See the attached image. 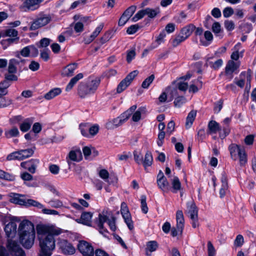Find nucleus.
<instances>
[{
	"label": "nucleus",
	"instance_id": "13",
	"mask_svg": "<svg viewBox=\"0 0 256 256\" xmlns=\"http://www.w3.org/2000/svg\"><path fill=\"white\" fill-rule=\"evenodd\" d=\"M157 184L158 188L164 192H168L170 190L169 183L161 171L157 176Z\"/></svg>",
	"mask_w": 256,
	"mask_h": 256
},
{
	"label": "nucleus",
	"instance_id": "35",
	"mask_svg": "<svg viewBox=\"0 0 256 256\" xmlns=\"http://www.w3.org/2000/svg\"><path fill=\"white\" fill-rule=\"evenodd\" d=\"M10 84L6 80H3L0 82V98L8 94V88L10 86Z\"/></svg>",
	"mask_w": 256,
	"mask_h": 256
},
{
	"label": "nucleus",
	"instance_id": "9",
	"mask_svg": "<svg viewBox=\"0 0 256 256\" xmlns=\"http://www.w3.org/2000/svg\"><path fill=\"white\" fill-rule=\"evenodd\" d=\"M78 248L84 256H92L94 254V249L92 246L86 241H80Z\"/></svg>",
	"mask_w": 256,
	"mask_h": 256
},
{
	"label": "nucleus",
	"instance_id": "59",
	"mask_svg": "<svg viewBox=\"0 0 256 256\" xmlns=\"http://www.w3.org/2000/svg\"><path fill=\"white\" fill-rule=\"evenodd\" d=\"M208 256H214L216 254V250L210 241L208 242Z\"/></svg>",
	"mask_w": 256,
	"mask_h": 256
},
{
	"label": "nucleus",
	"instance_id": "16",
	"mask_svg": "<svg viewBox=\"0 0 256 256\" xmlns=\"http://www.w3.org/2000/svg\"><path fill=\"white\" fill-rule=\"evenodd\" d=\"M108 220V217L103 214H100L98 220L96 221L99 232L104 236H107L108 231L106 229L104 228L103 226L104 223Z\"/></svg>",
	"mask_w": 256,
	"mask_h": 256
},
{
	"label": "nucleus",
	"instance_id": "42",
	"mask_svg": "<svg viewBox=\"0 0 256 256\" xmlns=\"http://www.w3.org/2000/svg\"><path fill=\"white\" fill-rule=\"evenodd\" d=\"M6 160H22L20 150L8 154L6 157Z\"/></svg>",
	"mask_w": 256,
	"mask_h": 256
},
{
	"label": "nucleus",
	"instance_id": "37",
	"mask_svg": "<svg viewBox=\"0 0 256 256\" xmlns=\"http://www.w3.org/2000/svg\"><path fill=\"white\" fill-rule=\"evenodd\" d=\"M136 108V105H134L120 116L121 119H124V122L130 118Z\"/></svg>",
	"mask_w": 256,
	"mask_h": 256
},
{
	"label": "nucleus",
	"instance_id": "6",
	"mask_svg": "<svg viewBox=\"0 0 256 256\" xmlns=\"http://www.w3.org/2000/svg\"><path fill=\"white\" fill-rule=\"evenodd\" d=\"M160 12L158 8L154 9L146 8L138 12L132 18L133 22H136L142 18L144 16H147L150 18H154Z\"/></svg>",
	"mask_w": 256,
	"mask_h": 256
},
{
	"label": "nucleus",
	"instance_id": "38",
	"mask_svg": "<svg viewBox=\"0 0 256 256\" xmlns=\"http://www.w3.org/2000/svg\"><path fill=\"white\" fill-rule=\"evenodd\" d=\"M18 64V62L16 59L10 60L8 66V72L10 74H15L16 71V66Z\"/></svg>",
	"mask_w": 256,
	"mask_h": 256
},
{
	"label": "nucleus",
	"instance_id": "26",
	"mask_svg": "<svg viewBox=\"0 0 256 256\" xmlns=\"http://www.w3.org/2000/svg\"><path fill=\"white\" fill-rule=\"evenodd\" d=\"M92 216V214L90 212H84L82 214L80 218L77 220V222L84 224L90 226Z\"/></svg>",
	"mask_w": 256,
	"mask_h": 256
},
{
	"label": "nucleus",
	"instance_id": "7",
	"mask_svg": "<svg viewBox=\"0 0 256 256\" xmlns=\"http://www.w3.org/2000/svg\"><path fill=\"white\" fill-rule=\"evenodd\" d=\"M50 20V16L46 14L41 15L32 23L30 29V30H37L48 24Z\"/></svg>",
	"mask_w": 256,
	"mask_h": 256
},
{
	"label": "nucleus",
	"instance_id": "49",
	"mask_svg": "<svg viewBox=\"0 0 256 256\" xmlns=\"http://www.w3.org/2000/svg\"><path fill=\"white\" fill-rule=\"evenodd\" d=\"M48 204L52 208H62L64 206L62 202L58 199H52L48 202Z\"/></svg>",
	"mask_w": 256,
	"mask_h": 256
},
{
	"label": "nucleus",
	"instance_id": "20",
	"mask_svg": "<svg viewBox=\"0 0 256 256\" xmlns=\"http://www.w3.org/2000/svg\"><path fill=\"white\" fill-rule=\"evenodd\" d=\"M186 214L191 220H196L198 218V209L192 202L187 204Z\"/></svg>",
	"mask_w": 256,
	"mask_h": 256
},
{
	"label": "nucleus",
	"instance_id": "64",
	"mask_svg": "<svg viewBox=\"0 0 256 256\" xmlns=\"http://www.w3.org/2000/svg\"><path fill=\"white\" fill-rule=\"evenodd\" d=\"M136 10V6H132L129 7L128 9H126L125 12H124L126 16H127L128 18H130L134 14Z\"/></svg>",
	"mask_w": 256,
	"mask_h": 256
},
{
	"label": "nucleus",
	"instance_id": "39",
	"mask_svg": "<svg viewBox=\"0 0 256 256\" xmlns=\"http://www.w3.org/2000/svg\"><path fill=\"white\" fill-rule=\"evenodd\" d=\"M19 131L18 128L14 127L11 129L5 130L4 134L7 138L18 136L19 135Z\"/></svg>",
	"mask_w": 256,
	"mask_h": 256
},
{
	"label": "nucleus",
	"instance_id": "52",
	"mask_svg": "<svg viewBox=\"0 0 256 256\" xmlns=\"http://www.w3.org/2000/svg\"><path fill=\"white\" fill-rule=\"evenodd\" d=\"M186 102V98L184 96H180L176 97L174 100V105L176 107L180 108Z\"/></svg>",
	"mask_w": 256,
	"mask_h": 256
},
{
	"label": "nucleus",
	"instance_id": "43",
	"mask_svg": "<svg viewBox=\"0 0 256 256\" xmlns=\"http://www.w3.org/2000/svg\"><path fill=\"white\" fill-rule=\"evenodd\" d=\"M32 121L30 119L26 120L20 126V130L22 132H26L30 130Z\"/></svg>",
	"mask_w": 256,
	"mask_h": 256
},
{
	"label": "nucleus",
	"instance_id": "21",
	"mask_svg": "<svg viewBox=\"0 0 256 256\" xmlns=\"http://www.w3.org/2000/svg\"><path fill=\"white\" fill-rule=\"evenodd\" d=\"M221 127L218 123L214 120H210L208 126L207 134H216L218 132L220 133Z\"/></svg>",
	"mask_w": 256,
	"mask_h": 256
},
{
	"label": "nucleus",
	"instance_id": "4",
	"mask_svg": "<svg viewBox=\"0 0 256 256\" xmlns=\"http://www.w3.org/2000/svg\"><path fill=\"white\" fill-rule=\"evenodd\" d=\"M100 83V80L98 78L89 79L86 82H81L78 86V93L82 98L93 94L97 90Z\"/></svg>",
	"mask_w": 256,
	"mask_h": 256
},
{
	"label": "nucleus",
	"instance_id": "24",
	"mask_svg": "<svg viewBox=\"0 0 256 256\" xmlns=\"http://www.w3.org/2000/svg\"><path fill=\"white\" fill-rule=\"evenodd\" d=\"M170 92L172 97L177 93V90L175 88H172L170 86L166 88L164 92H163L160 96L158 97V101L160 103H164L166 102L167 100V93Z\"/></svg>",
	"mask_w": 256,
	"mask_h": 256
},
{
	"label": "nucleus",
	"instance_id": "57",
	"mask_svg": "<svg viewBox=\"0 0 256 256\" xmlns=\"http://www.w3.org/2000/svg\"><path fill=\"white\" fill-rule=\"evenodd\" d=\"M92 146H86L82 148V152L86 159L88 160L92 154Z\"/></svg>",
	"mask_w": 256,
	"mask_h": 256
},
{
	"label": "nucleus",
	"instance_id": "3",
	"mask_svg": "<svg viewBox=\"0 0 256 256\" xmlns=\"http://www.w3.org/2000/svg\"><path fill=\"white\" fill-rule=\"evenodd\" d=\"M231 158L238 160L241 166H244L248 162V155L244 147L236 144H231L228 148Z\"/></svg>",
	"mask_w": 256,
	"mask_h": 256
},
{
	"label": "nucleus",
	"instance_id": "34",
	"mask_svg": "<svg viewBox=\"0 0 256 256\" xmlns=\"http://www.w3.org/2000/svg\"><path fill=\"white\" fill-rule=\"evenodd\" d=\"M171 182L172 185V192L176 193L178 190H180L181 184L177 176H174V178L171 179Z\"/></svg>",
	"mask_w": 256,
	"mask_h": 256
},
{
	"label": "nucleus",
	"instance_id": "11",
	"mask_svg": "<svg viewBox=\"0 0 256 256\" xmlns=\"http://www.w3.org/2000/svg\"><path fill=\"white\" fill-rule=\"evenodd\" d=\"M58 245L65 254H72L75 252L74 248L67 240L59 238Z\"/></svg>",
	"mask_w": 256,
	"mask_h": 256
},
{
	"label": "nucleus",
	"instance_id": "41",
	"mask_svg": "<svg viewBox=\"0 0 256 256\" xmlns=\"http://www.w3.org/2000/svg\"><path fill=\"white\" fill-rule=\"evenodd\" d=\"M153 161V158L151 152H147L145 154L144 160H142V164L144 168L150 166Z\"/></svg>",
	"mask_w": 256,
	"mask_h": 256
},
{
	"label": "nucleus",
	"instance_id": "12",
	"mask_svg": "<svg viewBox=\"0 0 256 256\" xmlns=\"http://www.w3.org/2000/svg\"><path fill=\"white\" fill-rule=\"evenodd\" d=\"M240 66V64L238 62H234L232 60H230L225 68V74L229 80L233 78V73L236 72Z\"/></svg>",
	"mask_w": 256,
	"mask_h": 256
},
{
	"label": "nucleus",
	"instance_id": "33",
	"mask_svg": "<svg viewBox=\"0 0 256 256\" xmlns=\"http://www.w3.org/2000/svg\"><path fill=\"white\" fill-rule=\"evenodd\" d=\"M194 29V26L193 24H189L183 28L180 34L182 35L185 38H187L192 34Z\"/></svg>",
	"mask_w": 256,
	"mask_h": 256
},
{
	"label": "nucleus",
	"instance_id": "10",
	"mask_svg": "<svg viewBox=\"0 0 256 256\" xmlns=\"http://www.w3.org/2000/svg\"><path fill=\"white\" fill-rule=\"evenodd\" d=\"M7 248L12 254L16 256H25V254L18 243L10 238L8 240Z\"/></svg>",
	"mask_w": 256,
	"mask_h": 256
},
{
	"label": "nucleus",
	"instance_id": "61",
	"mask_svg": "<svg viewBox=\"0 0 256 256\" xmlns=\"http://www.w3.org/2000/svg\"><path fill=\"white\" fill-rule=\"evenodd\" d=\"M140 28V26L138 24H133L128 27L126 30V32L128 34H135Z\"/></svg>",
	"mask_w": 256,
	"mask_h": 256
},
{
	"label": "nucleus",
	"instance_id": "55",
	"mask_svg": "<svg viewBox=\"0 0 256 256\" xmlns=\"http://www.w3.org/2000/svg\"><path fill=\"white\" fill-rule=\"evenodd\" d=\"M240 77V78H244L245 82H246V87H248V88H250V82H251V76L250 74H249L248 72H242Z\"/></svg>",
	"mask_w": 256,
	"mask_h": 256
},
{
	"label": "nucleus",
	"instance_id": "63",
	"mask_svg": "<svg viewBox=\"0 0 256 256\" xmlns=\"http://www.w3.org/2000/svg\"><path fill=\"white\" fill-rule=\"evenodd\" d=\"M99 176L103 179L104 181L108 182V179L109 177V173L107 170L102 169L99 171Z\"/></svg>",
	"mask_w": 256,
	"mask_h": 256
},
{
	"label": "nucleus",
	"instance_id": "44",
	"mask_svg": "<svg viewBox=\"0 0 256 256\" xmlns=\"http://www.w3.org/2000/svg\"><path fill=\"white\" fill-rule=\"evenodd\" d=\"M15 176L9 174L0 170V178L4 179L8 181H13L15 180Z\"/></svg>",
	"mask_w": 256,
	"mask_h": 256
},
{
	"label": "nucleus",
	"instance_id": "47",
	"mask_svg": "<svg viewBox=\"0 0 256 256\" xmlns=\"http://www.w3.org/2000/svg\"><path fill=\"white\" fill-rule=\"evenodd\" d=\"M186 40V38H185L182 35L180 34L176 36L174 39H172V45L173 46L176 47Z\"/></svg>",
	"mask_w": 256,
	"mask_h": 256
},
{
	"label": "nucleus",
	"instance_id": "53",
	"mask_svg": "<svg viewBox=\"0 0 256 256\" xmlns=\"http://www.w3.org/2000/svg\"><path fill=\"white\" fill-rule=\"evenodd\" d=\"M20 177L24 182L26 184L30 186L26 183V182H30L33 180L32 175L27 172H24L20 174Z\"/></svg>",
	"mask_w": 256,
	"mask_h": 256
},
{
	"label": "nucleus",
	"instance_id": "60",
	"mask_svg": "<svg viewBox=\"0 0 256 256\" xmlns=\"http://www.w3.org/2000/svg\"><path fill=\"white\" fill-rule=\"evenodd\" d=\"M134 160L138 164H142L143 160L142 156L140 152L136 150L134 151Z\"/></svg>",
	"mask_w": 256,
	"mask_h": 256
},
{
	"label": "nucleus",
	"instance_id": "19",
	"mask_svg": "<svg viewBox=\"0 0 256 256\" xmlns=\"http://www.w3.org/2000/svg\"><path fill=\"white\" fill-rule=\"evenodd\" d=\"M232 52L230 58L232 60H237L240 57H242L244 50L242 49V44L240 42L236 44L232 49Z\"/></svg>",
	"mask_w": 256,
	"mask_h": 256
},
{
	"label": "nucleus",
	"instance_id": "48",
	"mask_svg": "<svg viewBox=\"0 0 256 256\" xmlns=\"http://www.w3.org/2000/svg\"><path fill=\"white\" fill-rule=\"evenodd\" d=\"M130 84V83L128 82L125 78L118 85L117 87V92L120 93Z\"/></svg>",
	"mask_w": 256,
	"mask_h": 256
},
{
	"label": "nucleus",
	"instance_id": "62",
	"mask_svg": "<svg viewBox=\"0 0 256 256\" xmlns=\"http://www.w3.org/2000/svg\"><path fill=\"white\" fill-rule=\"evenodd\" d=\"M230 132V129L227 126H224L222 130L220 132L219 136L220 138H224Z\"/></svg>",
	"mask_w": 256,
	"mask_h": 256
},
{
	"label": "nucleus",
	"instance_id": "2",
	"mask_svg": "<svg viewBox=\"0 0 256 256\" xmlns=\"http://www.w3.org/2000/svg\"><path fill=\"white\" fill-rule=\"evenodd\" d=\"M18 231L21 244L25 248H30L35 238L34 224L28 220H22L19 225Z\"/></svg>",
	"mask_w": 256,
	"mask_h": 256
},
{
	"label": "nucleus",
	"instance_id": "56",
	"mask_svg": "<svg viewBox=\"0 0 256 256\" xmlns=\"http://www.w3.org/2000/svg\"><path fill=\"white\" fill-rule=\"evenodd\" d=\"M244 243V238L243 236L241 234H238L234 241V245L236 247H240Z\"/></svg>",
	"mask_w": 256,
	"mask_h": 256
},
{
	"label": "nucleus",
	"instance_id": "29",
	"mask_svg": "<svg viewBox=\"0 0 256 256\" xmlns=\"http://www.w3.org/2000/svg\"><path fill=\"white\" fill-rule=\"evenodd\" d=\"M206 64L214 70H217L223 64V60L222 59H218L215 61H212L208 58L206 62Z\"/></svg>",
	"mask_w": 256,
	"mask_h": 256
},
{
	"label": "nucleus",
	"instance_id": "25",
	"mask_svg": "<svg viewBox=\"0 0 256 256\" xmlns=\"http://www.w3.org/2000/svg\"><path fill=\"white\" fill-rule=\"evenodd\" d=\"M176 228L178 231L182 233L184 226V218L182 210H178L176 214Z\"/></svg>",
	"mask_w": 256,
	"mask_h": 256
},
{
	"label": "nucleus",
	"instance_id": "54",
	"mask_svg": "<svg viewBox=\"0 0 256 256\" xmlns=\"http://www.w3.org/2000/svg\"><path fill=\"white\" fill-rule=\"evenodd\" d=\"M154 79V74L150 75V76L146 78L142 84V86L144 88H148L150 85L152 83Z\"/></svg>",
	"mask_w": 256,
	"mask_h": 256
},
{
	"label": "nucleus",
	"instance_id": "46",
	"mask_svg": "<svg viewBox=\"0 0 256 256\" xmlns=\"http://www.w3.org/2000/svg\"><path fill=\"white\" fill-rule=\"evenodd\" d=\"M22 160L31 156L34 152V148H30L20 150Z\"/></svg>",
	"mask_w": 256,
	"mask_h": 256
},
{
	"label": "nucleus",
	"instance_id": "17",
	"mask_svg": "<svg viewBox=\"0 0 256 256\" xmlns=\"http://www.w3.org/2000/svg\"><path fill=\"white\" fill-rule=\"evenodd\" d=\"M9 196L10 198V201L11 202L25 206L26 198H25L24 196L16 193H11Z\"/></svg>",
	"mask_w": 256,
	"mask_h": 256
},
{
	"label": "nucleus",
	"instance_id": "30",
	"mask_svg": "<svg viewBox=\"0 0 256 256\" xmlns=\"http://www.w3.org/2000/svg\"><path fill=\"white\" fill-rule=\"evenodd\" d=\"M221 182L222 183V187L220 190V195L221 198L224 197L226 195V192L228 190V184L226 177L223 175L221 178Z\"/></svg>",
	"mask_w": 256,
	"mask_h": 256
},
{
	"label": "nucleus",
	"instance_id": "1",
	"mask_svg": "<svg viewBox=\"0 0 256 256\" xmlns=\"http://www.w3.org/2000/svg\"><path fill=\"white\" fill-rule=\"evenodd\" d=\"M36 232L40 247L38 256H51L56 247L54 236L62 232V230L52 225L39 224Z\"/></svg>",
	"mask_w": 256,
	"mask_h": 256
},
{
	"label": "nucleus",
	"instance_id": "15",
	"mask_svg": "<svg viewBox=\"0 0 256 256\" xmlns=\"http://www.w3.org/2000/svg\"><path fill=\"white\" fill-rule=\"evenodd\" d=\"M82 158V156L81 150L80 148H77L70 152L67 158V162L68 164H70V161L78 162L80 161Z\"/></svg>",
	"mask_w": 256,
	"mask_h": 256
},
{
	"label": "nucleus",
	"instance_id": "36",
	"mask_svg": "<svg viewBox=\"0 0 256 256\" xmlns=\"http://www.w3.org/2000/svg\"><path fill=\"white\" fill-rule=\"evenodd\" d=\"M146 246V254L150 256L151 252L156 250L158 248V244L155 241H150L148 243Z\"/></svg>",
	"mask_w": 256,
	"mask_h": 256
},
{
	"label": "nucleus",
	"instance_id": "28",
	"mask_svg": "<svg viewBox=\"0 0 256 256\" xmlns=\"http://www.w3.org/2000/svg\"><path fill=\"white\" fill-rule=\"evenodd\" d=\"M84 78V74L82 73H79L76 74L75 76L72 78L66 88V92L70 91L74 86L77 83V82L82 79Z\"/></svg>",
	"mask_w": 256,
	"mask_h": 256
},
{
	"label": "nucleus",
	"instance_id": "45",
	"mask_svg": "<svg viewBox=\"0 0 256 256\" xmlns=\"http://www.w3.org/2000/svg\"><path fill=\"white\" fill-rule=\"evenodd\" d=\"M25 206H33L39 209L44 208V206L42 204L32 199H26Z\"/></svg>",
	"mask_w": 256,
	"mask_h": 256
},
{
	"label": "nucleus",
	"instance_id": "14",
	"mask_svg": "<svg viewBox=\"0 0 256 256\" xmlns=\"http://www.w3.org/2000/svg\"><path fill=\"white\" fill-rule=\"evenodd\" d=\"M38 164V160L32 159L21 162L20 166L25 170H27L30 172L34 174Z\"/></svg>",
	"mask_w": 256,
	"mask_h": 256
},
{
	"label": "nucleus",
	"instance_id": "5",
	"mask_svg": "<svg viewBox=\"0 0 256 256\" xmlns=\"http://www.w3.org/2000/svg\"><path fill=\"white\" fill-rule=\"evenodd\" d=\"M44 0H22L20 8L24 12H29L38 10Z\"/></svg>",
	"mask_w": 256,
	"mask_h": 256
},
{
	"label": "nucleus",
	"instance_id": "23",
	"mask_svg": "<svg viewBox=\"0 0 256 256\" xmlns=\"http://www.w3.org/2000/svg\"><path fill=\"white\" fill-rule=\"evenodd\" d=\"M77 68L78 64L76 63L69 64L62 69L61 74L64 76H71Z\"/></svg>",
	"mask_w": 256,
	"mask_h": 256
},
{
	"label": "nucleus",
	"instance_id": "22",
	"mask_svg": "<svg viewBox=\"0 0 256 256\" xmlns=\"http://www.w3.org/2000/svg\"><path fill=\"white\" fill-rule=\"evenodd\" d=\"M166 36L165 30H162L156 38L155 42H152L149 46L150 50H154L158 47L160 44L164 42V38Z\"/></svg>",
	"mask_w": 256,
	"mask_h": 256
},
{
	"label": "nucleus",
	"instance_id": "50",
	"mask_svg": "<svg viewBox=\"0 0 256 256\" xmlns=\"http://www.w3.org/2000/svg\"><path fill=\"white\" fill-rule=\"evenodd\" d=\"M18 35V32L16 30L13 28H8L4 31L3 36L16 38Z\"/></svg>",
	"mask_w": 256,
	"mask_h": 256
},
{
	"label": "nucleus",
	"instance_id": "18",
	"mask_svg": "<svg viewBox=\"0 0 256 256\" xmlns=\"http://www.w3.org/2000/svg\"><path fill=\"white\" fill-rule=\"evenodd\" d=\"M17 224L15 221L12 220L5 226L4 230L8 238L14 237L16 232Z\"/></svg>",
	"mask_w": 256,
	"mask_h": 256
},
{
	"label": "nucleus",
	"instance_id": "8",
	"mask_svg": "<svg viewBox=\"0 0 256 256\" xmlns=\"http://www.w3.org/2000/svg\"><path fill=\"white\" fill-rule=\"evenodd\" d=\"M120 212L122 218L129 229L132 230L134 228V224L132 220L131 215L129 212L128 206L124 202H122L121 204Z\"/></svg>",
	"mask_w": 256,
	"mask_h": 256
},
{
	"label": "nucleus",
	"instance_id": "32",
	"mask_svg": "<svg viewBox=\"0 0 256 256\" xmlns=\"http://www.w3.org/2000/svg\"><path fill=\"white\" fill-rule=\"evenodd\" d=\"M62 90L60 88H54L46 94L44 98L47 100H50L60 94Z\"/></svg>",
	"mask_w": 256,
	"mask_h": 256
},
{
	"label": "nucleus",
	"instance_id": "58",
	"mask_svg": "<svg viewBox=\"0 0 256 256\" xmlns=\"http://www.w3.org/2000/svg\"><path fill=\"white\" fill-rule=\"evenodd\" d=\"M80 128L82 134L86 137H89L88 130L89 126L86 124H81L80 126Z\"/></svg>",
	"mask_w": 256,
	"mask_h": 256
},
{
	"label": "nucleus",
	"instance_id": "31",
	"mask_svg": "<svg viewBox=\"0 0 256 256\" xmlns=\"http://www.w3.org/2000/svg\"><path fill=\"white\" fill-rule=\"evenodd\" d=\"M196 115V110H192L188 113L186 118L185 124L186 128L188 129L192 126L193 122L195 120Z\"/></svg>",
	"mask_w": 256,
	"mask_h": 256
},
{
	"label": "nucleus",
	"instance_id": "27",
	"mask_svg": "<svg viewBox=\"0 0 256 256\" xmlns=\"http://www.w3.org/2000/svg\"><path fill=\"white\" fill-rule=\"evenodd\" d=\"M124 119H121L120 116L108 121L106 124V128L108 129H114L120 126L124 123Z\"/></svg>",
	"mask_w": 256,
	"mask_h": 256
},
{
	"label": "nucleus",
	"instance_id": "51",
	"mask_svg": "<svg viewBox=\"0 0 256 256\" xmlns=\"http://www.w3.org/2000/svg\"><path fill=\"white\" fill-rule=\"evenodd\" d=\"M146 198L145 195H142L140 196L141 209L144 214H147L148 210L146 202Z\"/></svg>",
	"mask_w": 256,
	"mask_h": 256
},
{
	"label": "nucleus",
	"instance_id": "40",
	"mask_svg": "<svg viewBox=\"0 0 256 256\" xmlns=\"http://www.w3.org/2000/svg\"><path fill=\"white\" fill-rule=\"evenodd\" d=\"M103 27V24H100L98 27H96L94 32L90 35V38L86 41V42L90 43L92 42L99 34Z\"/></svg>",
	"mask_w": 256,
	"mask_h": 256
}]
</instances>
